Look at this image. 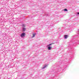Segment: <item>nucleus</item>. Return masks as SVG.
I'll return each instance as SVG.
<instances>
[{"label": "nucleus", "instance_id": "1", "mask_svg": "<svg viewBox=\"0 0 79 79\" xmlns=\"http://www.w3.org/2000/svg\"><path fill=\"white\" fill-rule=\"evenodd\" d=\"M26 33L25 32H23L22 34L21 35V37H23L24 36L25 37V35Z\"/></svg>", "mask_w": 79, "mask_h": 79}, {"label": "nucleus", "instance_id": "2", "mask_svg": "<svg viewBox=\"0 0 79 79\" xmlns=\"http://www.w3.org/2000/svg\"><path fill=\"white\" fill-rule=\"evenodd\" d=\"M68 35H64V39H67V38H68Z\"/></svg>", "mask_w": 79, "mask_h": 79}, {"label": "nucleus", "instance_id": "3", "mask_svg": "<svg viewBox=\"0 0 79 79\" xmlns=\"http://www.w3.org/2000/svg\"><path fill=\"white\" fill-rule=\"evenodd\" d=\"M25 31H26V28H23L22 29V31L23 32H25Z\"/></svg>", "mask_w": 79, "mask_h": 79}, {"label": "nucleus", "instance_id": "4", "mask_svg": "<svg viewBox=\"0 0 79 79\" xmlns=\"http://www.w3.org/2000/svg\"><path fill=\"white\" fill-rule=\"evenodd\" d=\"M48 49L49 50H50L52 49V47L49 46L48 48Z\"/></svg>", "mask_w": 79, "mask_h": 79}, {"label": "nucleus", "instance_id": "5", "mask_svg": "<svg viewBox=\"0 0 79 79\" xmlns=\"http://www.w3.org/2000/svg\"><path fill=\"white\" fill-rule=\"evenodd\" d=\"M64 11H68V10H67V9H65L64 10Z\"/></svg>", "mask_w": 79, "mask_h": 79}, {"label": "nucleus", "instance_id": "6", "mask_svg": "<svg viewBox=\"0 0 79 79\" xmlns=\"http://www.w3.org/2000/svg\"><path fill=\"white\" fill-rule=\"evenodd\" d=\"M22 27H25V25L24 24H23L22 25Z\"/></svg>", "mask_w": 79, "mask_h": 79}, {"label": "nucleus", "instance_id": "7", "mask_svg": "<svg viewBox=\"0 0 79 79\" xmlns=\"http://www.w3.org/2000/svg\"><path fill=\"white\" fill-rule=\"evenodd\" d=\"M46 66H47V65H45L44 67L43 68V69H44V68H45Z\"/></svg>", "mask_w": 79, "mask_h": 79}, {"label": "nucleus", "instance_id": "8", "mask_svg": "<svg viewBox=\"0 0 79 79\" xmlns=\"http://www.w3.org/2000/svg\"><path fill=\"white\" fill-rule=\"evenodd\" d=\"M35 34H34L33 35V37H35Z\"/></svg>", "mask_w": 79, "mask_h": 79}, {"label": "nucleus", "instance_id": "9", "mask_svg": "<svg viewBox=\"0 0 79 79\" xmlns=\"http://www.w3.org/2000/svg\"><path fill=\"white\" fill-rule=\"evenodd\" d=\"M52 44H49L48 45V46H50Z\"/></svg>", "mask_w": 79, "mask_h": 79}, {"label": "nucleus", "instance_id": "10", "mask_svg": "<svg viewBox=\"0 0 79 79\" xmlns=\"http://www.w3.org/2000/svg\"><path fill=\"white\" fill-rule=\"evenodd\" d=\"M77 14L78 15H79V12H78V13H77Z\"/></svg>", "mask_w": 79, "mask_h": 79}]
</instances>
